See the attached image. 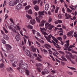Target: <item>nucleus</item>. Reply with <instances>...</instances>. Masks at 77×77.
Listing matches in <instances>:
<instances>
[{"label":"nucleus","instance_id":"7ed1b4c3","mask_svg":"<svg viewBox=\"0 0 77 77\" xmlns=\"http://www.w3.org/2000/svg\"><path fill=\"white\" fill-rule=\"evenodd\" d=\"M18 1V0H16L15 1H11L9 3V5L10 6H14L15 5L17 4Z\"/></svg>","mask_w":77,"mask_h":77},{"label":"nucleus","instance_id":"603ef678","mask_svg":"<svg viewBox=\"0 0 77 77\" xmlns=\"http://www.w3.org/2000/svg\"><path fill=\"white\" fill-rule=\"evenodd\" d=\"M35 43L36 44H37V45H38L39 46H41V44L39 43L37 41H35Z\"/></svg>","mask_w":77,"mask_h":77},{"label":"nucleus","instance_id":"c03bdc74","mask_svg":"<svg viewBox=\"0 0 77 77\" xmlns=\"http://www.w3.org/2000/svg\"><path fill=\"white\" fill-rule=\"evenodd\" d=\"M38 41L41 43H44V41L41 39H38Z\"/></svg>","mask_w":77,"mask_h":77},{"label":"nucleus","instance_id":"774afa93","mask_svg":"<svg viewBox=\"0 0 77 77\" xmlns=\"http://www.w3.org/2000/svg\"><path fill=\"white\" fill-rule=\"evenodd\" d=\"M27 5V3H25L23 4V6H26Z\"/></svg>","mask_w":77,"mask_h":77},{"label":"nucleus","instance_id":"2eb2a0df","mask_svg":"<svg viewBox=\"0 0 77 77\" xmlns=\"http://www.w3.org/2000/svg\"><path fill=\"white\" fill-rule=\"evenodd\" d=\"M46 23V21L44 20H42L40 24L39 25L40 27H42L43 26H44V24Z\"/></svg>","mask_w":77,"mask_h":77},{"label":"nucleus","instance_id":"5701e85b","mask_svg":"<svg viewBox=\"0 0 77 77\" xmlns=\"http://www.w3.org/2000/svg\"><path fill=\"white\" fill-rule=\"evenodd\" d=\"M45 46L46 48H48V47H49V48H51V46L50 45L47 43H46L45 44Z\"/></svg>","mask_w":77,"mask_h":77},{"label":"nucleus","instance_id":"e433bc0d","mask_svg":"<svg viewBox=\"0 0 77 77\" xmlns=\"http://www.w3.org/2000/svg\"><path fill=\"white\" fill-rule=\"evenodd\" d=\"M49 24H49V23H46L45 24V26L46 28H48V26H49Z\"/></svg>","mask_w":77,"mask_h":77},{"label":"nucleus","instance_id":"bb28decb","mask_svg":"<svg viewBox=\"0 0 77 77\" xmlns=\"http://www.w3.org/2000/svg\"><path fill=\"white\" fill-rule=\"evenodd\" d=\"M34 9L36 11H39V7L38 5H35V7H34Z\"/></svg>","mask_w":77,"mask_h":77},{"label":"nucleus","instance_id":"338daca9","mask_svg":"<svg viewBox=\"0 0 77 77\" xmlns=\"http://www.w3.org/2000/svg\"><path fill=\"white\" fill-rule=\"evenodd\" d=\"M16 27H17L19 31H20V28L19 27V26H18V25H16Z\"/></svg>","mask_w":77,"mask_h":77},{"label":"nucleus","instance_id":"393cba45","mask_svg":"<svg viewBox=\"0 0 77 77\" xmlns=\"http://www.w3.org/2000/svg\"><path fill=\"white\" fill-rule=\"evenodd\" d=\"M0 68H5V65L2 63L0 64Z\"/></svg>","mask_w":77,"mask_h":77},{"label":"nucleus","instance_id":"473e14b6","mask_svg":"<svg viewBox=\"0 0 77 77\" xmlns=\"http://www.w3.org/2000/svg\"><path fill=\"white\" fill-rule=\"evenodd\" d=\"M31 8L30 5L27 6L25 7V9L26 10H28V9H29V8Z\"/></svg>","mask_w":77,"mask_h":77},{"label":"nucleus","instance_id":"b1692460","mask_svg":"<svg viewBox=\"0 0 77 77\" xmlns=\"http://www.w3.org/2000/svg\"><path fill=\"white\" fill-rule=\"evenodd\" d=\"M27 27L28 29H33V27L30 25H28L27 26Z\"/></svg>","mask_w":77,"mask_h":77},{"label":"nucleus","instance_id":"7c9ffc66","mask_svg":"<svg viewBox=\"0 0 77 77\" xmlns=\"http://www.w3.org/2000/svg\"><path fill=\"white\" fill-rule=\"evenodd\" d=\"M36 65L37 66H42V64L41 63L36 64Z\"/></svg>","mask_w":77,"mask_h":77},{"label":"nucleus","instance_id":"09e8293b","mask_svg":"<svg viewBox=\"0 0 77 77\" xmlns=\"http://www.w3.org/2000/svg\"><path fill=\"white\" fill-rule=\"evenodd\" d=\"M24 1V0H18V2L19 3H22L23 2V1Z\"/></svg>","mask_w":77,"mask_h":77},{"label":"nucleus","instance_id":"bf43d9fd","mask_svg":"<svg viewBox=\"0 0 77 77\" xmlns=\"http://www.w3.org/2000/svg\"><path fill=\"white\" fill-rule=\"evenodd\" d=\"M10 70H11V71H12V72H14V69H12V67H10Z\"/></svg>","mask_w":77,"mask_h":77},{"label":"nucleus","instance_id":"c85d7f7f","mask_svg":"<svg viewBox=\"0 0 77 77\" xmlns=\"http://www.w3.org/2000/svg\"><path fill=\"white\" fill-rule=\"evenodd\" d=\"M44 54H47L48 53V51L45 49H43Z\"/></svg>","mask_w":77,"mask_h":77},{"label":"nucleus","instance_id":"f704fd0d","mask_svg":"<svg viewBox=\"0 0 77 77\" xmlns=\"http://www.w3.org/2000/svg\"><path fill=\"white\" fill-rule=\"evenodd\" d=\"M8 27L11 30H13V29H12V25H11L10 26H8Z\"/></svg>","mask_w":77,"mask_h":77},{"label":"nucleus","instance_id":"79ce46f5","mask_svg":"<svg viewBox=\"0 0 77 77\" xmlns=\"http://www.w3.org/2000/svg\"><path fill=\"white\" fill-rule=\"evenodd\" d=\"M59 9V7H57L55 10V13H57V12H58Z\"/></svg>","mask_w":77,"mask_h":77},{"label":"nucleus","instance_id":"5fc2aeb1","mask_svg":"<svg viewBox=\"0 0 77 77\" xmlns=\"http://www.w3.org/2000/svg\"><path fill=\"white\" fill-rule=\"evenodd\" d=\"M23 38L24 42V44H26V38H25V37H23Z\"/></svg>","mask_w":77,"mask_h":77},{"label":"nucleus","instance_id":"6e6552de","mask_svg":"<svg viewBox=\"0 0 77 77\" xmlns=\"http://www.w3.org/2000/svg\"><path fill=\"white\" fill-rule=\"evenodd\" d=\"M65 16L66 17V19L67 20H68L69 18H71L72 17L71 15H69V14H68L67 13H66L65 14Z\"/></svg>","mask_w":77,"mask_h":77},{"label":"nucleus","instance_id":"c756f323","mask_svg":"<svg viewBox=\"0 0 77 77\" xmlns=\"http://www.w3.org/2000/svg\"><path fill=\"white\" fill-rule=\"evenodd\" d=\"M28 12L29 14H33V11H32V10L31 9L28 10Z\"/></svg>","mask_w":77,"mask_h":77},{"label":"nucleus","instance_id":"6ab92c4d","mask_svg":"<svg viewBox=\"0 0 77 77\" xmlns=\"http://www.w3.org/2000/svg\"><path fill=\"white\" fill-rule=\"evenodd\" d=\"M45 9L46 11H47L48 9V8H49V5L48 4H47L45 7Z\"/></svg>","mask_w":77,"mask_h":77},{"label":"nucleus","instance_id":"4c0bfd02","mask_svg":"<svg viewBox=\"0 0 77 77\" xmlns=\"http://www.w3.org/2000/svg\"><path fill=\"white\" fill-rule=\"evenodd\" d=\"M35 19L37 21V22H38V23H40L41 21H40V20L39 19V18H38V17H36L35 18Z\"/></svg>","mask_w":77,"mask_h":77},{"label":"nucleus","instance_id":"49530a36","mask_svg":"<svg viewBox=\"0 0 77 77\" xmlns=\"http://www.w3.org/2000/svg\"><path fill=\"white\" fill-rule=\"evenodd\" d=\"M32 31L34 35H35L36 33V31H35V30H34V29H32Z\"/></svg>","mask_w":77,"mask_h":77},{"label":"nucleus","instance_id":"ddd939ff","mask_svg":"<svg viewBox=\"0 0 77 77\" xmlns=\"http://www.w3.org/2000/svg\"><path fill=\"white\" fill-rule=\"evenodd\" d=\"M16 9L19 10L22 8V5L21 4H18L16 7Z\"/></svg>","mask_w":77,"mask_h":77},{"label":"nucleus","instance_id":"20e7f679","mask_svg":"<svg viewBox=\"0 0 77 77\" xmlns=\"http://www.w3.org/2000/svg\"><path fill=\"white\" fill-rule=\"evenodd\" d=\"M69 40H68L67 41H66V44H65L64 46V50H67V49L68 48V46L69 45Z\"/></svg>","mask_w":77,"mask_h":77},{"label":"nucleus","instance_id":"a211bd4d","mask_svg":"<svg viewBox=\"0 0 77 77\" xmlns=\"http://www.w3.org/2000/svg\"><path fill=\"white\" fill-rule=\"evenodd\" d=\"M75 47V46L73 45L70 46L69 47H68L67 50H68L69 51H71V49H70V48H72V47Z\"/></svg>","mask_w":77,"mask_h":77},{"label":"nucleus","instance_id":"f3484780","mask_svg":"<svg viewBox=\"0 0 77 77\" xmlns=\"http://www.w3.org/2000/svg\"><path fill=\"white\" fill-rule=\"evenodd\" d=\"M25 53L26 54V56H31L30 54V51L28 50H26L25 51Z\"/></svg>","mask_w":77,"mask_h":77},{"label":"nucleus","instance_id":"f8f14e48","mask_svg":"<svg viewBox=\"0 0 77 77\" xmlns=\"http://www.w3.org/2000/svg\"><path fill=\"white\" fill-rule=\"evenodd\" d=\"M46 12L45 11H39L38 12V15L39 17H40L41 15H44V13Z\"/></svg>","mask_w":77,"mask_h":77},{"label":"nucleus","instance_id":"69168bd1","mask_svg":"<svg viewBox=\"0 0 77 77\" xmlns=\"http://www.w3.org/2000/svg\"><path fill=\"white\" fill-rule=\"evenodd\" d=\"M28 43L29 44V46H30V45H32V44H31V42H30L29 41V40H28Z\"/></svg>","mask_w":77,"mask_h":77},{"label":"nucleus","instance_id":"423d86ee","mask_svg":"<svg viewBox=\"0 0 77 77\" xmlns=\"http://www.w3.org/2000/svg\"><path fill=\"white\" fill-rule=\"evenodd\" d=\"M73 33H74V31H71L67 33V35L69 36H72V37H73L74 36Z\"/></svg>","mask_w":77,"mask_h":77},{"label":"nucleus","instance_id":"c9c22d12","mask_svg":"<svg viewBox=\"0 0 77 77\" xmlns=\"http://www.w3.org/2000/svg\"><path fill=\"white\" fill-rule=\"evenodd\" d=\"M26 17H27L28 19H32V17H31V16H29L28 14H26Z\"/></svg>","mask_w":77,"mask_h":77},{"label":"nucleus","instance_id":"f257e3e1","mask_svg":"<svg viewBox=\"0 0 77 77\" xmlns=\"http://www.w3.org/2000/svg\"><path fill=\"white\" fill-rule=\"evenodd\" d=\"M42 33L45 35V38L47 41L49 42V43H53L54 45L56 48H61L59 47V45L57 44V42H58L57 39L55 38L54 36H52L51 34L50 35H49L48 36V34H47L45 31L43 32H42ZM45 35L48 36V37Z\"/></svg>","mask_w":77,"mask_h":77},{"label":"nucleus","instance_id":"a878e982","mask_svg":"<svg viewBox=\"0 0 77 77\" xmlns=\"http://www.w3.org/2000/svg\"><path fill=\"white\" fill-rule=\"evenodd\" d=\"M67 12H68V13H71L72 12V10H70L68 8H67Z\"/></svg>","mask_w":77,"mask_h":77},{"label":"nucleus","instance_id":"dca6fc26","mask_svg":"<svg viewBox=\"0 0 77 77\" xmlns=\"http://www.w3.org/2000/svg\"><path fill=\"white\" fill-rule=\"evenodd\" d=\"M61 58L62 59H61L60 58H58V59L60 60H61L62 61H67V59H66V58H65L63 56L61 57Z\"/></svg>","mask_w":77,"mask_h":77},{"label":"nucleus","instance_id":"9b49d317","mask_svg":"<svg viewBox=\"0 0 77 77\" xmlns=\"http://www.w3.org/2000/svg\"><path fill=\"white\" fill-rule=\"evenodd\" d=\"M54 27V26L52 25L50 23L48 27V30H52V29Z\"/></svg>","mask_w":77,"mask_h":77},{"label":"nucleus","instance_id":"aec40b11","mask_svg":"<svg viewBox=\"0 0 77 77\" xmlns=\"http://www.w3.org/2000/svg\"><path fill=\"white\" fill-rule=\"evenodd\" d=\"M17 69L18 70L19 69V71L20 72L22 73L23 71V69L20 67L19 66V67L17 68Z\"/></svg>","mask_w":77,"mask_h":77},{"label":"nucleus","instance_id":"4d7b16f0","mask_svg":"<svg viewBox=\"0 0 77 77\" xmlns=\"http://www.w3.org/2000/svg\"><path fill=\"white\" fill-rule=\"evenodd\" d=\"M58 18H62V16L60 14H59L58 15Z\"/></svg>","mask_w":77,"mask_h":77},{"label":"nucleus","instance_id":"72a5a7b5","mask_svg":"<svg viewBox=\"0 0 77 77\" xmlns=\"http://www.w3.org/2000/svg\"><path fill=\"white\" fill-rule=\"evenodd\" d=\"M47 67L48 68H50L51 67H52V66H51V65L50 63H47Z\"/></svg>","mask_w":77,"mask_h":77},{"label":"nucleus","instance_id":"4be33fe9","mask_svg":"<svg viewBox=\"0 0 77 77\" xmlns=\"http://www.w3.org/2000/svg\"><path fill=\"white\" fill-rule=\"evenodd\" d=\"M40 29H41V31L42 32V33H43V32H45V31L47 30V29H46L45 28H43Z\"/></svg>","mask_w":77,"mask_h":77},{"label":"nucleus","instance_id":"2f4dec72","mask_svg":"<svg viewBox=\"0 0 77 77\" xmlns=\"http://www.w3.org/2000/svg\"><path fill=\"white\" fill-rule=\"evenodd\" d=\"M67 67L71 69H72V70H77V69L74 67H70L68 66H67Z\"/></svg>","mask_w":77,"mask_h":77},{"label":"nucleus","instance_id":"13d9d810","mask_svg":"<svg viewBox=\"0 0 77 77\" xmlns=\"http://www.w3.org/2000/svg\"><path fill=\"white\" fill-rule=\"evenodd\" d=\"M10 70H11V71H12V72H14V69H12V67H10Z\"/></svg>","mask_w":77,"mask_h":77},{"label":"nucleus","instance_id":"1a4fd4ad","mask_svg":"<svg viewBox=\"0 0 77 77\" xmlns=\"http://www.w3.org/2000/svg\"><path fill=\"white\" fill-rule=\"evenodd\" d=\"M5 45L6 46L7 50H9L12 49V46L11 45L8 44H5Z\"/></svg>","mask_w":77,"mask_h":77},{"label":"nucleus","instance_id":"680f3d73","mask_svg":"<svg viewBox=\"0 0 77 77\" xmlns=\"http://www.w3.org/2000/svg\"><path fill=\"white\" fill-rule=\"evenodd\" d=\"M58 23H62V21L60 20H58Z\"/></svg>","mask_w":77,"mask_h":77},{"label":"nucleus","instance_id":"37998d69","mask_svg":"<svg viewBox=\"0 0 77 77\" xmlns=\"http://www.w3.org/2000/svg\"><path fill=\"white\" fill-rule=\"evenodd\" d=\"M36 59L37 60H38V61H40V62L42 61V60H41V58H39V57H37L36 58Z\"/></svg>","mask_w":77,"mask_h":77},{"label":"nucleus","instance_id":"ea45409f","mask_svg":"<svg viewBox=\"0 0 77 77\" xmlns=\"http://www.w3.org/2000/svg\"><path fill=\"white\" fill-rule=\"evenodd\" d=\"M3 30L5 31V33H8V31L4 27H3Z\"/></svg>","mask_w":77,"mask_h":77},{"label":"nucleus","instance_id":"0e129e2a","mask_svg":"<svg viewBox=\"0 0 77 77\" xmlns=\"http://www.w3.org/2000/svg\"><path fill=\"white\" fill-rule=\"evenodd\" d=\"M32 50L33 52L36 51V48H32Z\"/></svg>","mask_w":77,"mask_h":77},{"label":"nucleus","instance_id":"58836bf2","mask_svg":"<svg viewBox=\"0 0 77 77\" xmlns=\"http://www.w3.org/2000/svg\"><path fill=\"white\" fill-rule=\"evenodd\" d=\"M37 69L38 71V72H41L42 71V69H41L40 68H37Z\"/></svg>","mask_w":77,"mask_h":77},{"label":"nucleus","instance_id":"cd10ccee","mask_svg":"<svg viewBox=\"0 0 77 77\" xmlns=\"http://www.w3.org/2000/svg\"><path fill=\"white\" fill-rule=\"evenodd\" d=\"M30 21L31 22V23L32 24V25L35 24V23H36V21H35V19H34L32 21V20H30Z\"/></svg>","mask_w":77,"mask_h":77},{"label":"nucleus","instance_id":"412c9836","mask_svg":"<svg viewBox=\"0 0 77 77\" xmlns=\"http://www.w3.org/2000/svg\"><path fill=\"white\" fill-rule=\"evenodd\" d=\"M25 72L27 75H29L30 74V72H29V70L26 69L25 70Z\"/></svg>","mask_w":77,"mask_h":77},{"label":"nucleus","instance_id":"a18cd8bd","mask_svg":"<svg viewBox=\"0 0 77 77\" xmlns=\"http://www.w3.org/2000/svg\"><path fill=\"white\" fill-rule=\"evenodd\" d=\"M2 43H3V44H6V41H5V40L4 39H2Z\"/></svg>","mask_w":77,"mask_h":77},{"label":"nucleus","instance_id":"6e6d98bb","mask_svg":"<svg viewBox=\"0 0 77 77\" xmlns=\"http://www.w3.org/2000/svg\"><path fill=\"white\" fill-rule=\"evenodd\" d=\"M10 21L12 22V23L13 24H14V21L13 20V19L12 18L10 19Z\"/></svg>","mask_w":77,"mask_h":77},{"label":"nucleus","instance_id":"9d476101","mask_svg":"<svg viewBox=\"0 0 77 77\" xmlns=\"http://www.w3.org/2000/svg\"><path fill=\"white\" fill-rule=\"evenodd\" d=\"M3 38L5 40H8L9 39V38L8 36V35L5 34H4L3 35Z\"/></svg>","mask_w":77,"mask_h":77},{"label":"nucleus","instance_id":"39448f33","mask_svg":"<svg viewBox=\"0 0 77 77\" xmlns=\"http://www.w3.org/2000/svg\"><path fill=\"white\" fill-rule=\"evenodd\" d=\"M10 62L11 63H12V65L13 67H16L17 66L15 65L14 63H17V61L15 60V59H12L10 61Z\"/></svg>","mask_w":77,"mask_h":77},{"label":"nucleus","instance_id":"e2e57ef3","mask_svg":"<svg viewBox=\"0 0 77 77\" xmlns=\"http://www.w3.org/2000/svg\"><path fill=\"white\" fill-rule=\"evenodd\" d=\"M62 11L63 12V13H65V10L64 8H63L62 9Z\"/></svg>","mask_w":77,"mask_h":77},{"label":"nucleus","instance_id":"a19ab883","mask_svg":"<svg viewBox=\"0 0 77 77\" xmlns=\"http://www.w3.org/2000/svg\"><path fill=\"white\" fill-rule=\"evenodd\" d=\"M9 57H10V59H12V58H13L14 57V55L12 54H10Z\"/></svg>","mask_w":77,"mask_h":77},{"label":"nucleus","instance_id":"4468645a","mask_svg":"<svg viewBox=\"0 0 77 77\" xmlns=\"http://www.w3.org/2000/svg\"><path fill=\"white\" fill-rule=\"evenodd\" d=\"M18 35H17L16 36V39L17 41L18 42L20 40V37L19 36H20V34H19V33H18Z\"/></svg>","mask_w":77,"mask_h":77},{"label":"nucleus","instance_id":"864d4df0","mask_svg":"<svg viewBox=\"0 0 77 77\" xmlns=\"http://www.w3.org/2000/svg\"><path fill=\"white\" fill-rule=\"evenodd\" d=\"M37 3V1L35 0L33 2V4L35 5Z\"/></svg>","mask_w":77,"mask_h":77},{"label":"nucleus","instance_id":"de8ad7c7","mask_svg":"<svg viewBox=\"0 0 77 77\" xmlns=\"http://www.w3.org/2000/svg\"><path fill=\"white\" fill-rule=\"evenodd\" d=\"M12 28L13 29H13H14V30H15V29H16V26H15V25H12Z\"/></svg>","mask_w":77,"mask_h":77},{"label":"nucleus","instance_id":"052dcab7","mask_svg":"<svg viewBox=\"0 0 77 77\" xmlns=\"http://www.w3.org/2000/svg\"><path fill=\"white\" fill-rule=\"evenodd\" d=\"M37 34L39 36H41V37L42 36L41 35V34H40V33H39V32H37Z\"/></svg>","mask_w":77,"mask_h":77},{"label":"nucleus","instance_id":"3c124183","mask_svg":"<svg viewBox=\"0 0 77 77\" xmlns=\"http://www.w3.org/2000/svg\"><path fill=\"white\" fill-rule=\"evenodd\" d=\"M51 21H52V18H50L49 19L48 22H49V23H51Z\"/></svg>","mask_w":77,"mask_h":77},{"label":"nucleus","instance_id":"0eeeda50","mask_svg":"<svg viewBox=\"0 0 77 77\" xmlns=\"http://www.w3.org/2000/svg\"><path fill=\"white\" fill-rule=\"evenodd\" d=\"M49 73L48 71V70L46 69H44V71H42V75H45V74H48Z\"/></svg>","mask_w":77,"mask_h":77},{"label":"nucleus","instance_id":"8fccbe9b","mask_svg":"<svg viewBox=\"0 0 77 77\" xmlns=\"http://www.w3.org/2000/svg\"><path fill=\"white\" fill-rule=\"evenodd\" d=\"M57 38L58 39V40L60 41V42H61V41H62V39L61 37H58Z\"/></svg>","mask_w":77,"mask_h":77},{"label":"nucleus","instance_id":"f03ea898","mask_svg":"<svg viewBox=\"0 0 77 77\" xmlns=\"http://www.w3.org/2000/svg\"><path fill=\"white\" fill-rule=\"evenodd\" d=\"M19 66L20 68L22 69H27L28 68V64L26 63L23 64V60H21L20 62Z\"/></svg>","mask_w":77,"mask_h":77}]
</instances>
